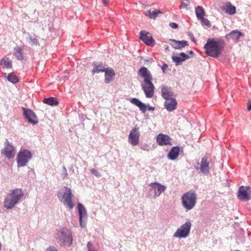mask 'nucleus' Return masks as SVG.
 Instances as JSON below:
<instances>
[{
    "label": "nucleus",
    "mask_w": 251,
    "mask_h": 251,
    "mask_svg": "<svg viewBox=\"0 0 251 251\" xmlns=\"http://www.w3.org/2000/svg\"><path fill=\"white\" fill-rule=\"evenodd\" d=\"M139 73L141 76L143 77L144 81L141 86L146 97L151 98L153 96L154 87L151 82L152 76L150 72L146 67H142Z\"/></svg>",
    "instance_id": "nucleus-1"
},
{
    "label": "nucleus",
    "mask_w": 251,
    "mask_h": 251,
    "mask_svg": "<svg viewBox=\"0 0 251 251\" xmlns=\"http://www.w3.org/2000/svg\"><path fill=\"white\" fill-rule=\"evenodd\" d=\"M24 196L21 189L11 190L5 198L3 204L8 209H11L18 203Z\"/></svg>",
    "instance_id": "nucleus-2"
},
{
    "label": "nucleus",
    "mask_w": 251,
    "mask_h": 251,
    "mask_svg": "<svg viewBox=\"0 0 251 251\" xmlns=\"http://www.w3.org/2000/svg\"><path fill=\"white\" fill-rule=\"evenodd\" d=\"M54 237L57 242L63 246L70 247L73 243V236L70 231L66 228L56 229Z\"/></svg>",
    "instance_id": "nucleus-3"
},
{
    "label": "nucleus",
    "mask_w": 251,
    "mask_h": 251,
    "mask_svg": "<svg viewBox=\"0 0 251 251\" xmlns=\"http://www.w3.org/2000/svg\"><path fill=\"white\" fill-rule=\"evenodd\" d=\"M197 200V194L191 190L184 194L181 198V204L186 212L193 209L196 205Z\"/></svg>",
    "instance_id": "nucleus-4"
},
{
    "label": "nucleus",
    "mask_w": 251,
    "mask_h": 251,
    "mask_svg": "<svg viewBox=\"0 0 251 251\" xmlns=\"http://www.w3.org/2000/svg\"><path fill=\"white\" fill-rule=\"evenodd\" d=\"M57 197L66 207L71 210L73 209L75 206V204L72 201L74 195L70 188L65 186L63 187L58 192Z\"/></svg>",
    "instance_id": "nucleus-5"
},
{
    "label": "nucleus",
    "mask_w": 251,
    "mask_h": 251,
    "mask_svg": "<svg viewBox=\"0 0 251 251\" xmlns=\"http://www.w3.org/2000/svg\"><path fill=\"white\" fill-rule=\"evenodd\" d=\"M223 48L221 44L214 39H208L204 46L206 54L213 57H218L221 53Z\"/></svg>",
    "instance_id": "nucleus-6"
},
{
    "label": "nucleus",
    "mask_w": 251,
    "mask_h": 251,
    "mask_svg": "<svg viewBox=\"0 0 251 251\" xmlns=\"http://www.w3.org/2000/svg\"><path fill=\"white\" fill-rule=\"evenodd\" d=\"M192 224L191 221L187 219L185 223L177 229L174 233L173 236L176 238H186L190 234Z\"/></svg>",
    "instance_id": "nucleus-7"
},
{
    "label": "nucleus",
    "mask_w": 251,
    "mask_h": 251,
    "mask_svg": "<svg viewBox=\"0 0 251 251\" xmlns=\"http://www.w3.org/2000/svg\"><path fill=\"white\" fill-rule=\"evenodd\" d=\"M32 157L31 153L27 150H22L19 152L17 162L20 167L25 166Z\"/></svg>",
    "instance_id": "nucleus-8"
},
{
    "label": "nucleus",
    "mask_w": 251,
    "mask_h": 251,
    "mask_svg": "<svg viewBox=\"0 0 251 251\" xmlns=\"http://www.w3.org/2000/svg\"><path fill=\"white\" fill-rule=\"evenodd\" d=\"M4 145V148L1 150V153L4 155L8 159L13 158L15 155L16 151L15 147L8 140H6Z\"/></svg>",
    "instance_id": "nucleus-9"
},
{
    "label": "nucleus",
    "mask_w": 251,
    "mask_h": 251,
    "mask_svg": "<svg viewBox=\"0 0 251 251\" xmlns=\"http://www.w3.org/2000/svg\"><path fill=\"white\" fill-rule=\"evenodd\" d=\"M80 226L84 228L86 226L87 219V211L85 207L80 203L77 204Z\"/></svg>",
    "instance_id": "nucleus-10"
},
{
    "label": "nucleus",
    "mask_w": 251,
    "mask_h": 251,
    "mask_svg": "<svg viewBox=\"0 0 251 251\" xmlns=\"http://www.w3.org/2000/svg\"><path fill=\"white\" fill-rule=\"evenodd\" d=\"M251 190L249 186H241L240 187L238 193V198L240 200L244 201H248L251 199Z\"/></svg>",
    "instance_id": "nucleus-11"
},
{
    "label": "nucleus",
    "mask_w": 251,
    "mask_h": 251,
    "mask_svg": "<svg viewBox=\"0 0 251 251\" xmlns=\"http://www.w3.org/2000/svg\"><path fill=\"white\" fill-rule=\"evenodd\" d=\"M140 135L139 128H134L132 129L130 131L128 137L129 144L133 146H137L139 144Z\"/></svg>",
    "instance_id": "nucleus-12"
},
{
    "label": "nucleus",
    "mask_w": 251,
    "mask_h": 251,
    "mask_svg": "<svg viewBox=\"0 0 251 251\" xmlns=\"http://www.w3.org/2000/svg\"><path fill=\"white\" fill-rule=\"evenodd\" d=\"M154 191L153 198L155 199L161 195L166 189V186L157 182H153L149 184Z\"/></svg>",
    "instance_id": "nucleus-13"
},
{
    "label": "nucleus",
    "mask_w": 251,
    "mask_h": 251,
    "mask_svg": "<svg viewBox=\"0 0 251 251\" xmlns=\"http://www.w3.org/2000/svg\"><path fill=\"white\" fill-rule=\"evenodd\" d=\"M24 114L28 122L32 125H36L38 123V119L36 114L30 109L23 107Z\"/></svg>",
    "instance_id": "nucleus-14"
},
{
    "label": "nucleus",
    "mask_w": 251,
    "mask_h": 251,
    "mask_svg": "<svg viewBox=\"0 0 251 251\" xmlns=\"http://www.w3.org/2000/svg\"><path fill=\"white\" fill-rule=\"evenodd\" d=\"M209 162L207 157H203L201 159V163H198L195 167L197 170H200L201 172L204 174H207L209 173Z\"/></svg>",
    "instance_id": "nucleus-15"
},
{
    "label": "nucleus",
    "mask_w": 251,
    "mask_h": 251,
    "mask_svg": "<svg viewBox=\"0 0 251 251\" xmlns=\"http://www.w3.org/2000/svg\"><path fill=\"white\" fill-rule=\"evenodd\" d=\"M130 102L131 103L138 106L140 110L143 113H145L147 109L149 111H153L154 110V107L150 106L149 105H146V104L142 102L136 98L131 99L130 100Z\"/></svg>",
    "instance_id": "nucleus-16"
},
{
    "label": "nucleus",
    "mask_w": 251,
    "mask_h": 251,
    "mask_svg": "<svg viewBox=\"0 0 251 251\" xmlns=\"http://www.w3.org/2000/svg\"><path fill=\"white\" fill-rule=\"evenodd\" d=\"M140 37L147 45L150 46L154 45V40L150 32L146 31H141L140 32Z\"/></svg>",
    "instance_id": "nucleus-17"
},
{
    "label": "nucleus",
    "mask_w": 251,
    "mask_h": 251,
    "mask_svg": "<svg viewBox=\"0 0 251 251\" xmlns=\"http://www.w3.org/2000/svg\"><path fill=\"white\" fill-rule=\"evenodd\" d=\"M156 143L159 146L171 145V139L167 135L160 133L156 137Z\"/></svg>",
    "instance_id": "nucleus-18"
},
{
    "label": "nucleus",
    "mask_w": 251,
    "mask_h": 251,
    "mask_svg": "<svg viewBox=\"0 0 251 251\" xmlns=\"http://www.w3.org/2000/svg\"><path fill=\"white\" fill-rule=\"evenodd\" d=\"M221 9L230 15H234L236 13V7L229 2H226L221 6Z\"/></svg>",
    "instance_id": "nucleus-19"
},
{
    "label": "nucleus",
    "mask_w": 251,
    "mask_h": 251,
    "mask_svg": "<svg viewBox=\"0 0 251 251\" xmlns=\"http://www.w3.org/2000/svg\"><path fill=\"white\" fill-rule=\"evenodd\" d=\"M177 102L175 98L169 99L166 100L164 103L165 107L168 111H172L176 108Z\"/></svg>",
    "instance_id": "nucleus-20"
},
{
    "label": "nucleus",
    "mask_w": 251,
    "mask_h": 251,
    "mask_svg": "<svg viewBox=\"0 0 251 251\" xmlns=\"http://www.w3.org/2000/svg\"><path fill=\"white\" fill-rule=\"evenodd\" d=\"M173 61L176 63V65L178 66L181 64L183 61L189 58V55L184 52L179 54V56H173L172 57Z\"/></svg>",
    "instance_id": "nucleus-21"
},
{
    "label": "nucleus",
    "mask_w": 251,
    "mask_h": 251,
    "mask_svg": "<svg viewBox=\"0 0 251 251\" xmlns=\"http://www.w3.org/2000/svg\"><path fill=\"white\" fill-rule=\"evenodd\" d=\"M179 152L180 148L179 147H173L168 154L167 157L171 160H175L178 157Z\"/></svg>",
    "instance_id": "nucleus-22"
},
{
    "label": "nucleus",
    "mask_w": 251,
    "mask_h": 251,
    "mask_svg": "<svg viewBox=\"0 0 251 251\" xmlns=\"http://www.w3.org/2000/svg\"><path fill=\"white\" fill-rule=\"evenodd\" d=\"M161 95L164 99L168 100L173 98V93L170 87L163 86L161 87Z\"/></svg>",
    "instance_id": "nucleus-23"
},
{
    "label": "nucleus",
    "mask_w": 251,
    "mask_h": 251,
    "mask_svg": "<svg viewBox=\"0 0 251 251\" xmlns=\"http://www.w3.org/2000/svg\"><path fill=\"white\" fill-rule=\"evenodd\" d=\"M170 40L174 43V44L172 45V47L176 50H181L185 46L188 45V42L187 41H178L175 39Z\"/></svg>",
    "instance_id": "nucleus-24"
},
{
    "label": "nucleus",
    "mask_w": 251,
    "mask_h": 251,
    "mask_svg": "<svg viewBox=\"0 0 251 251\" xmlns=\"http://www.w3.org/2000/svg\"><path fill=\"white\" fill-rule=\"evenodd\" d=\"M242 35L243 33L240 31L238 30H234L229 34H227L226 37L228 40L237 41Z\"/></svg>",
    "instance_id": "nucleus-25"
},
{
    "label": "nucleus",
    "mask_w": 251,
    "mask_h": 251,
    "mask_svg": "<svg viewBox=\"0 0 251 251\" xmlns=\"http://www.w3.org/2000/svg\"><path fill=\"white\" fill-rule=\"evenodd\" d=\"M105 72V81L106 83H109L113 80L115 76V72L112 69H106Z\"/></svg>",
    "instance_id": "nucleus-26"
},
{
    "label": "nucleus",
    "mask_w": 251,
    "mask_h": 251,
    "mask_svg": "<svg viewBox=\"0 0 251 251\" xmlns=\"http://www.w3.org/2000/svg\"><path fill=\"white\" fill-rule=\"evenodd\" d=\"M94 68L92 70V73H99L101 72H104L106 69L101 63L94 62L93 63Z\"/></svg>",
    "instance_id": "nucleus-27"
},
{
    "label": "nucleus",
    "mask_w": 251,
    "mask_h": 251,
    "mask_svg": "<svg viewBox=\"0 0 251 251\" xmlns=\"http://www.w3.org/2000/svg\"><path fill=\"white\" fill-rule=\"evenodd\" d=\"M162 14V12L159 10H154L152 12H151L150 10L148 11L145 15L146 16L149 17L150 19H155L156 18L158 14Z\"/></svg>",
    "instance_id": "nucleus-28"
},
{
    "label": "nucleus",
    "mask_w": 251,
    "mask_h": 251,
    "mask_svg": "<svg viewBox=\"0 0 251 251\" xmlns=\"http://www.w3.org/2000/svg\"><path fill=\"white\" fill-rule=\"evenodd\" d=\"M196 15L199 20L203 18L205 12L203 8L201 6H198L195 9Z\"/></svg>",
    "instance_id": "nucleus-29"
},
{
    "label": "nucleus",
    "mask_w": 251,
    "mask_h": 251,
    "mask_svg": "<svg viewBox=\"0 0 251 251\" xmlns=\"http://www.w3.org/2000/svg\"><path fill=\"white\" fill-rule=\"evenodd\" d=\"M43 102L44 103L51 106L57 105L58 104L57 100L53 97L45 99L43 100Z\"/></svg>",
    "instance_id": "nucleus-30"
},
{
    "label": "nucleus",
    "mask_w": 251,
    "mask_h": 251,
    "mask_svg": "<svg viewBox=\"0 0 251 251\" xmlns=\"http://www.w3.org/2000/svg\"><path fill=\"white\" fill-rule=\"evenodd\" d=\"M14 51L15 56L18 59L22 60L23 59V55L22 52V50L19 47L17 46L16 48H15Z\"/></svg>",
    "instance_id": "nucleus-31"
},
{
    "label": "nucleus",
    "mask_w": 251,
    "mask_h": 251,
    "mask_svg": "<svg viewBox=\"0 0 251 251\" xmlns=\"http://www.w3.org/2000/svg\"><path fill=\"white\" fill-rule=\"evenodd\" d=\"M1 63V64L7 68H11L12 66L11 60L7 57L3 58L2 59Z\"/></svg>",
    "instance_id": "nucleus-32"
},
{
    "label": "nucleus",
    "mask_w": 251,
    "mask_h": 251,
    "mask_svg": "<svg viewBox=\"0 0 251 251\" xmlns=\"http://www.w3.org/2000/svg\"><path fill=\"white\" fill-rule=\"evenodd\" d=\"M7 79L13 83H17L19 79L17 76L13 73L9 74L7 76Z\"/></svg>",
    "instance_id": "nucleus-33"
},
{
    "label": "nucleus",
    "mask_w": 251,
    "mask_h": 251,
    "mask_svg": "<svg viewBox=\"0 0 251 251\" xmlns=\"http://www.w3.org/2000/svg\"><path fill=\"white\" fill-rule=\"evenodd\" d=\"M190 0H182L179 6L180 9H184L185 10H188V5L190 4Z\"/></svg>",
    "instance_id": "nucleus-34"
},
{
    "label": "nucleus",
    "mask_w": 251,
    "mask_h": 251,
    "mask_svg": "<svg viewBox=\"0 0 251 251\" xmlns=\"http://www.w3.org/2000/svg\"><path fill=\"white\" fill-rule=\"evenodd\" d=\"M28 44L31 46L38 45L37 39L34 36H30L28 39Z\"/></svg>",
    "instance_id": "nucleus-35"
},
{
    "label": "nucleus",
    "mask_w": 251,
    "mask_h": 251,
    "mask_svg": "<svg viewBox=\"0 0 251 251\" xmlns=\"http://www.w3.org/2000/svg\"><path fill=\"white\" fill-rule=\"evenodd\" d=\"M86 251H98V250L92 243L88 242L87 244Z\"/></svg>",
    "instance_id": "nucleus-36"
},
{
    "label": "nucleus",
    "mask_w": 251,
    "mask_h": 251,
    "mask_svg": "<svg viewBox=\"0 0 251 251\" xmlns=\"http://www.w3.org/2000/svg\"><path fill=\"white\" fill-rule=\"evenodd\" d=\"M63 172L61 175L63 179H66L68 176V173L66 168L65 166H63L62 168Z\"/></svg>",
    "instance_id": "nucleus-37"
},
{
    "label": "nucleus",
    "mask_w": 251,
    "mask_h": 251,
    "mask_svg": "<svg viewBox=\"0 0 251 251\" xmlns=\"http://www.w3.org/2000/svg\"><path fill=\"white\" fill-rule=\"evenodd\" d=\"M201 21V22L202 24L207 26H210V22L206 19H205L204 18H202L200 19Z\"/></svg>",
    "instance_id": "nucleus-38"
},
{
    "label": "nucleus",
    "mask_w": 251,
    "mask_h": 251,
    "mask_svg": "<svg viewBox=\"0 0 251 251\" xmlns=\"http://www.w3.org/2000/svg\"><path fill=\"white\" fill-rule=\"evenodd\" d=\"M141 149L145 151H149V146L147 144H144L141 145L140 147Z\"/></svg>",
    "instance_id": "nucleus-39"
},
{
    "label": "nucleus",
    "mask_w": 251,
    "mask_h": 251,
    "mask_svg": "<svg viewBox=\"0 0 251 251\" xmlns=\"http://www.w3.org/2000/svg\"><path fill=\"white\" fill-rule=\"evenodd\" d=\"M91 172L93 175L98 177H100L101 176L99 172L94 169H92Z\"/></svg>",
    "instance_id": "nucleus-40"
},
{
    "label": "nucleus",
    "mask_w": 251,
    "mask_h": 251,
    "mask_svg": "<svg viewBox=\"0 0 251 251\" xmlns=\"http://www.w3.org/2000/svg\"><path fill=\"white\" fill-rule=\"evenodd\" d=\"M45 251H58V250L54 246H50L47 248Z\"/></svg>",
    "instance_id": "nucleus-41"
},
{
    "label": "nucleus",
    "mask_w": 251,
    "mask_h": 251,
    "mask_svg": "<svg viewBox=\"0 0 251 251\" xmlns=\"http://www.w3.org/2000/svg\"><path fill=\"white\" fill-rule=\"evenodd\" d=\"M169 25L173 28H176L178 27V25L175 23H170Z\"/></svg>",
    "instance_id": "nucleus-42"
},
{
    "label": "nucleus",
    "mask_w": 251,
    "mask_h": 251,
    "mask_svg": "<svg viewBox=\"0 0 251 251\" xmlns=\"http://www.w3.org/2000/svg\"><path fill=\"white\" fill-rule=\"evenodd\" d=\"M167 68H168V65L166 64H163V65L162 67V70L163 73H165V72Z\"/></svg>",
    "instance_id": "nucleus-43"
},
{
    "label": "nucleus",
    "mask_w": 251,
    "mask_h": 251,
    "mask_svg": "<svg viewBox=\"0 0 251 251\" xmlns=\"http://www.w3.org/2000/svg\"><path fill=\"white\" fill-rule=\"evenodd\" d=\"M248 110H251V99L249 100L248 103Z\"/></svg>",
    "instance_id": "nucleus-44"
},
{
    "label": "nucleus",
    "mask_w": 251,
    "mask_h": 251,
    "mask_svg": "<svg viewBox=\"0 0 251 251\" xmlns=\"http://www.w3.org/2000/svg\"><path fill=\"white\" fill-rule=\"evenodd\" d=\"M103 2V3L104 4H107V2L106 1V0H101Z\"/></svg>",
    "instance_id": "nucleus-45"
},
{
    "label": "nucleus",
    "mask_w": 251,
    "mask_h": 251,
    "mask_svg": "<svg viewBox=\"0 0 251 251\" xmlns=\"http://www.w3.org/2000/svg\"><path fill=\"white\" fill-rule=\"evenodd\" d=\"M188 53H190V54H193L194 52L192 50H190L188 51Z\"/></svg>",
    "instance_id": "nucleus-46"
}]
</instances>
